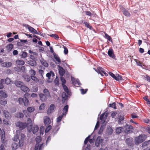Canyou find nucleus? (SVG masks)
Instances as JSON below:
<instances>
[{"instance_id":"obj_16","label":"nucleus","mask_w":150,"mask_h":150,"mask_svg":"<svg viewBox=\"0 0 150 150\" xmlns=\"http://www.w3.org/2000/svg\"><path fill=\"white\" fill-rule=\"evenodd\" d=\"M108 53L109 57H112V58L115 59V58L113 50L112 49H109Z\"/></svg>"},{"instance_id":"obj_52","label":"nucleus","mask_w":150,"mask_h":150,"mask_svg":"<svg viewBox=\"0 0 150 150\" xmlns=\"http://www.w3.org/2000/svg\"><path fill=\"white\" fill-rule=\"evenodd\" d=\"M45 129V132L46 133L48 132L50 129L52 127V126L50 125H48Z\"/></svg>"},{"instance_id":"obj_58","label":"nucleus","mask_w":150,"mask_h":150,"mask_svg":"<svg viewBox=\"0 0 150 150\" xmlns=\"http://www.w3.org/2000/svg\"><path fill=\"white\" fill-rule=\"evenodd\" d=\"M27 54V53L26 52H23L21 54V57H22L25 58L26 57Z\"/></svg>"},{"instance_id":"obj_20","label":"nucleus","mask_w":150,"mask_h":150,"mask_svg":"<svg viewBox=\"0 0 150 150\" xmlns=\"http://www.w3.org/2000/svg\"><path fill=\"white\" fill-rule=\"evenodd\" d=\"M126 142L127 144L130 146H131L133 144V142H132V138L126 139Z\"/></svg>"},{"instance_id":"obj_49","label":"nucleus","mask_w":150,"mask_h":150,"mask_svg":"<svg viewBox=\"0 0 150 150\" xmlns=\"http://www.w3.org/2000/svg\"><path fill=\"white\" fill-rule=\"evenodd\" d=\"M11 82V80L8 78H7L5 79V83L7 84H9Z\"/></svg>"},{"instance_id":"obj_19","label":"nucleus","mask_w":150,"mask_h":150,"mask_svg":"<svg viewBox=\"0 0 150 150\" xmlns=\"http://www.w3.org/2000/svg\"><path fill=\"white\" fill-rule=\"evenodd\" d=\"M4 115L6 119H9L11 117V115L10 113L7 111L5 110L3 112Z\"/></svg>"},{"instance_id":"obj_36","label":"nucleus","mask_w":150,"mask_h":150,"mask_svg":"<svg viewBox=\"0 0 150 150\" xmlns=\"http://www.w3.org/2000/svg\"><path fill=\"white\" fill-rule=\"evenodd\" d=\"M0 96L4 98H6L7 96V95L2 91H0Z\"/></svg>"},{"instance_id":"obj_21","label":"nucleus","mask_w":150,"mask_h":150,"mask_svg":"<svg viewBox=\"0 0 150 150\" xmlns=\"http://www.w3.org/2000/svg\"><path fill=\"white\" fill-rule=\"evenodd\" d=\"M68 108L69 106L68 105H67L64 107V108H63L62 110L63 112V113H64V115L65 116L66 115V114L67 113Z\"/></svg>"},{"instance_id":"obj_27","label":"nucleus","mask_w":150,"mask_h":150,"mask_svg":"<svg viewBox=\"0 0 150 150\" xmlns=\"http://www.w3.org/2000/svg\"><path fill=\"white\" fill-rule=\"evenodd\" d=\"M39 127L37 125H35L33 128L32 132L33 133L35 134L38 131Z\"/></svg>"},{"instance_id":"obj_38","label":"nucleus","mask_w":150,"mask_h":150,"mask_svg":"<svg viewBox=\"0 0 150 150\" xmlns=\"http://www.w3.org/2000/svg\"><path fill=\"white\" fill-rule=\"evenodd\" d=\"M122 79V76L118 74H116V78H115V79L117 81L121 80Z\"/></svg>"},{"instance_id":"obj_42","label":"nucleus","mask_w":150,"mask_h":150,"mask_svg":"<svg viewBox=\"0 0 150 150\" xmlns=\"http://www.w3.org/2000/svg\"><path fill=\"white\" fill-rule=\"evenodd\" d=\"M118 118L119 120L118 121V123H121V121L123 120L124 119V117L123 115H119L118 117Z\"/></svg>"},{"instance_id":"obj_17","label":"nucleus","mask_w":150,"mask_h":150,"mask_svg":"<svg viewBox=\"0 0 150 150\" xmlns=\"http://www.w3.org/2000/svg\"><path fill=\"white\" fill-rule=\"evenodd\" d=\"M59 71L60 75L62 76L65 73V71L64 69L59 65H58Z\"/></svg>"},{"instance_id":"obj_12","label":"nucleus","mask_w":150,"mask_h":150,"mask_svg":"<svg viewBox=\"0 0 150 150\" xmlns=\"http://www.w3.org/2000/svg\"><path fill=\"white\" fill-rule=\"evenodd\" d=\"M98 73L100 74L102 76L103 75L101 72L103 73L105 76L108 75V74L104 71V69L101 67H98Z\"/></svg>"},{"instance_id":"obj_14","label":"nucleus","mask_w":150,"mask_h":150,"mask_svg":"<svg viewBox=\"0 0 150 150\" xmlns=\"http://www.w3.org/2000/svg\"><path fill=\"white\" fill-rule=\"evenodd\" d=\"M55 108V105L54 104H51L50 105L47 111V113L50 114L52 112Z\"/></svg>"},{"instance_id":"obj_7","label":"nucleus","mask_w":150,"mask_h":150,"mask_svg":"<svg viewBox=\"0 0 150 150\" xmlns=\"http://www.w3.org/2000/svg\"><path fill=\"white\" fill-rule=\"evenodd\" d=\"M44 121L46 126L49 125L51 122L50 117L48 116H45L44 117Z\"/></svg>"},{"instance_id":"obj_28","label":"nucleus","mask_w":150,"mask_h":150,"mask_svg":"<svg viewBox=\"0 0 150 150\" xmlns=\"http://www.w3.org/2000/svg\"><path fill=\"white\" fill-rule=\"evenodd\" d=\"M13 48V45L12 44H10L7 45L6 47L7 50L8 52L11 51Z\"/></svg>"},{"instance_id":"obj_10","label":"nucleus","mask_w":150,"mask_h":150,"mask_svg":"<svg viewBox=\"0 0 150 150\" xmlns=\"http://www.w3.org/2000/svg\"><path fill=\"white\" fill-rule=\"evenodd\" d=\"M28 93H25L24 95V97L25 98V99L24 100L23 104L25 106H27L29 104V100L26 97L28 96Z\"/></svg>"},{"instance_id":"obj_24","label":"nucleus","mask_w":150,"mask_h":150,"mask_svg":"<svg viewBox=\"0 0 150 150\" xmlns=\"http://www.w3.org/2000/svg\"><path fill=\"white\" fill-rule=\"evenodd\" d=\"M43 92L44 93L45 95L47 97H50V93L48 89L46 88H45L43 91Z\"/></svg>"},{"instance_id":"obj_15","label":"nucleus","mask_w":150,"mask_h":150,"mask_svg":"<svg viewBox=\"0 0 150 150\" xmlns=\"http://www.w3.org/2000/svg\"><path fill=\"white\" fill-rule=\"evenodd\" d=\"M15 84L17 87H19L21 88L22 87V86L24 85V83L23 82L19 81H15Z\"/></svg>"},{"instance_id":"obj_8","label":"nucleus","mask_w":150,"mask_h":150,"mask_svg":"<svg viewBox=\"0 0 150 150\" xmlns=\"http://www.w3.org/2000/svg\"><path fill=\"white\" fill-rule=\"evenodd\" d=\"M121 11L122 12L123 14L127 16H130V13L129 11L126 10L125 8L123 7H121L120 8Z\"/></svg>"},{"instance_id":"obj_32","label":"nucleus","mask_w":150,"mask_h":150,"mask_svg":"<svg viewBox=\"0 0 150 150\" xmlns=\"http://www.w3.org/2000/svg\"><path fill=\"white\" fill-rule=\"evenodd\" d=\"M23 77L25 80L27 82L29 81L30 80V79H31V77H30L29 75H25L23 76Z\"/></svg>"},{"instance_id":"obj_57","label":"nucleus","mask_w":150,"mask_h":150,"mask_svg":"<svg viewBox=\"0 0 150 150\" xmlns=\"http://www.w3.org/2000/svg\"><path fill=\"white\" fill-rule=\"evenodd\" d=\"M90 137V136L89 135L87 138H86L84 141V144H86L88 143V141H89V139Z\"/></svg>"},{"instance_id":"obj_50","label":"nucleus","mask_w":150,"mask_h":150,"mask_svg":"<svg viewBox=\"0 0 150 150\" xmlns=\"http://www.w3.org/2000/svg\"><path fill=\"white\" fill-rule=\"evenodd\" d=\"M60 79L61 80L62 82V85H64L66 83V81L65 79L63 77H62V76L61 77Z\"/></svg>"},{"instance_id":"obj_51","label":"nucleus","mask_w":150,"mask_h":150,"mask_svg":"<svg viewBox=\"0 0 150 150\" xmlns=\"http://www.w3.org/2000/svg\"><path fill=\"white\" fill-rule=\"evenodd\" d=\"M7 103L6 101L5 100H2L0 101V104L2 105H5Z\"/></svg>"},{"instance_id":"obj_63","label":"nucleus","mask_w":150,"mask_h":150,"mask_svg":"<svg viewBox=\"0 0 150 150\" xmlns=\"http://www.w3.org/2000/svg\"><path fill=\"white\" fill-rule=\"evenodd\" d=\"M63 47H64V53L65 54H67L68 53V49L66 47H65L64 46Z\"/></svg>"},{"instance_id":"obj_2","label":"nucleus","mask_w":150,"mask_h":150,"mask_svg":"<svg viewBox=\"0 0 150 150\" xmlns=\"http://www.w3.org/2000/svg\"><path fill=\"white\" fill-rule=\"evenodd\" d=\"M146 138V136L145 135H141L137 137L135 139V144H139L142 142Z\"/></svg>"},{"instance_id":"obj_1","label":"nucleus","mask_w":150,"mask_h":150,"mask_svg":"<svg viewBox=\"0 0 150 150\" xmlns=\"http://www.w3.org/2000/svg\"><path fill=\"white\" fill-rule=\"evenodd\" d=\"M62 86L64 91L67 93V94L65 92H63L62 94V102L64 103L67 99L68 95L69 96L71 95V93L69 91L68 88L65 85H63Z\"/></svg>"},{"instance_id":"obj_59","label":"nucleus","mask_w":150,"mask_h":150,"mask_svg":"<svg viewBox=\"0 0 150 150\" xmlns=\"http://www.w3.org/2000/svg\"><path fill=\"white\" fill-rule=\"evenodd\" d=\"M36 141L37 143L39 144V143L41 141V138L40 137H37L36 138Z\"/></svg>"},{"instance_id":"obj_29","label":"nucleus","mask_w":150,"mask_h":150,"mask_svg":"<svg viewBox=\"0 0 150 150\" xmlns=\"http://www.w3.org/2000/svg\"><path fill=\"white\" fill-rule=\"evenodd\" d=\"M15 116L18 118H22L24 116L22 112H18L16 114Z\"/></svg>"},{"instance_id":"obj_26","label":"nucleus","mask_w":150,"mask_h":150,"mask_svg":"<svg viewBox=\"0 0 150 150\" xmlns=\"http://www.w3.org/2000/svg\"><path fill=\"white\" fill-rule=\"evenodd\" d=\"M11 147L13 150H16L18 147V144L15 142H13L12 144Z\"/></svg>"},{"instance_id":"obj_11","label":"nucleus","mask_w":150,"mask_h":150,"mask_svg":"<svg viewBox=\"0 0 150 150\" xmlns=\"http://www.w3.org/2000/svg\"><path fill=\"white\" fill-rule=\"evenodd\" d=\"M12 63L9 62H4L1 64V66L4 67H9L12 66Z\"/></svg>"},{"instance_id":"obj_6","label":"nucleus","mask_w":150,"mask_h":150,"mask_svg":"<svg viewBox=\"0 0 150 150\" xmlns=\"http://www.w3.org/2000/svg\"><path fill=\"white\" fill-rule=\"evenodd\" d=\"M71 80L73 84L75 86H79L81 84L79 80L78 79H76L74 78L71 77Z\"/></svg>"},{"instance_id":"obj_35","label":"nucleus","mask_w":150,"mask_h":150,"mask_svg":"<svg viewBox=\"0 0 150 150\" xmlns=\"http://www.w3.org/2000/svg\"><path fill=\"white\" fill-rule=\"evenodd\" d=\"M64 116V113H62L61 115L59 116L57 119V122H60Z\"/></svg>"},{"instance_id":"obj_33","label":"nucleus","mask_w":150,"mask_h":150,"mask_svg":"<svg viewBox=\"0 0 150 150\" xmlns=\"http://www.w3.org/2000/svg\"><path fill=\"white\" fill-rule=\"evenodd\" d=\"M16 64L18 65H24L25 62L23 60H18L16 61Z\"/></svg>"},{"instance_id":"obj_41","label":"nucleus","mask_w":150,"mask_h":150,"mask_svg":"<svg viewBox=\"0 0 150 150\" xmlns=\"http://www.w3.org/2000/svg\"><path fill=\"white\" fill-rule=\"evenodd\" d=\"M150 142V141H148V142H145L143 143L142 144V147L143 148H145L146 146L148 145L149 144V143Z\"/></svg>"},{"instance_id":"obj_45","label":"nucleus","mask_w":150,"mask_h":150,"mask_svg":"<svg viewBox=\"0 0 150 150\" xmlns=\"http://www.w3.org/2000/svg\"><path fill=\"white\" fill-rule=\"evenodd\" d=\"M35 110L34 108L33 107H28L27 108V110L29 112H33Z\"/></svg>"},{"instance_id":"obj_37","label":"nucleus","mask_w":150,"mask_h":150,"mask_svg":"<svg viewBox=\"0 0 150 150\" xmlns=\"http://www.w3.org/2000/svg\"><path fill=\"white\" fill-rule=\"evenodd\" d=\"M1 140L2 141H4L5 139V132L4 131H3L2 133L0 134Z\"/></svg>"},{"instance_id":"obj_40","label":"nucleus","mask_w":150,"mask_h":150,"mask_svg":"<svg viewBox=\"0 0 150 150\" xmlns=\"http://www.w3.org/2000/svg\"><path fill=\"white\" fill-rule=\"evenodd\" d=\"M123 129V128L121 127H117L116 130V133H120L122 132V130Z\"/></svg>"},{"instance_id":"obj_22","label":"nucleus","mask_w":150,"mask_h":150,"mask_svg":"<svg viewBox=\"0 0 150 150\" xmlns=\"http://www.w3.org/2000/svg\"><path fill=\"white\" fill-rule=\"evenodd\" d=\"M113 132V130L109 126L107 127V132L108 135H111L112 133Z\"/></svg>"},{"instance_id":"obj_60","label":"nucleus","mask_w":150,"mask_h":150,"mask_svg":"<svg viewBox=\"0 0 150 150\" xmlns=\"http://www.w3.org/2000/svg\"><path fill=\"white\" fill-rule=\"evenodd\" d=\"M84 24L85 26L87 27L88 28H89L90 29H91L92 28L91 26L87 22H85L84 23Z\"/></svg>"},{"instance_id":"obj_31","label":"nucleus","mask_w":150,"mask_h":150,"mask_svg":"<svg viewBox=\"0 0 150 150\" xmlns=\"http://www.w3.org/2000/svg\"><path fill=\"white\" fill-rule=\"evenodd\" d=\"M125 127L126 129V130H127V132H129L128 129H133V127L132 125H126Z\"/></svg>"},{"instance_id":"obj_46","label":"nucleus","mask_w":150,"mask_h":150,"mask_svg":"<svg viewBox=\"0 0 150 150\" xmlns=\"http://www.w3.org/2000/svg\"><path fill=\"white\" fill-rule=\"evenodd\" d=\"M50 37L54 38L56 39H57L59 38V37L58 35L56 34H52L51 35H49Z\"/></svg>"},{"instance_id":"obj_53","label":"nucleus","mask_w":150,"mask_h":150,"mask_svg":"<svg viewBox=\"0 0 150 150\" xmlns=\"http://www.w3.org/2000/svg\"><path fill=\"white\" fill-rule=\"evenodd\" d=\"M3 122L4 123L5 125H11L10 122L9 121H7L6 120H3Z\"/></svg>"},{"instance_id":"obj_56","label":"nucleus","mask_w":150,"mask_h":150,"mask_svg":"<svg viewBox=\"0 0 150 150\" xmlns=\"http://www.w3.org/2000/svg\"><path fill=\"white\" fill-rule=\"evenodd\" d=\"M134 60L138 65L141 67L142 66V63L140 61H139L137 59H134Z\"/></svg>"},{"instance_id":"obj_55","label":"nucleus","mask_w":150,"mask_h":150,"mask_svg":"<svg viewBox=\"0 0 150 150\" xmlns=\"http://www.w3.org/2000/svg\"><path fill=\"white\" fill-rule=\"evenodd\" d=\"M45 104L44 103H42L40 106L39 109L40 110L43 109L44 108H45Z\"/></svg>"},{"instance_id":"obj_43","label":"nucleus","mask_w":150,"mask_h":150,"mask_svg":"<svg viewBox=\"0 0 150 150\" xmlns=\"http://www.w3.org/2000/svg\"><path fill=\"white\" fill-rule=\"evenodd\" d=\"M38 72L41 75V79L43 80L44 79V77H43V75L44 74V71L40 69L39 70Z\"/></svg>"},{"instance_id":"obj_62","label":"nucleus","mask_w":150,"mask_h":150,"mask_svg":"<svg viewBox=\"0 0 150 150\" xmlns=\"http://www.w3.org/2000/svg\"><path fill=\"white\" fill-rule=\"evenodd\" d=\"M147 96H145L144 98V99L147 101V103L148 104H150V100L148 99Z\"/></svg>"},{"instance_id":"obj_64","label":"nucleus","mask_w":150,"mask_h":150,"mask_svg":"<svg viewBox=\"0 0 150 150\" xmlns=\"http://www.w3.org/2000/svg\"><path fill=\"white\" fill-rule=\"evenodd\" d=\"M144 77L148 81L150 82V76H149L147 75H146V76H144Z\"/></svg>"},{"instance_id":"obj_9","label":"nucleus","mask_w":150,"mask_h":150,"mask_svg":"<svg viewBox=\"0 0 150 150\" xmlns=\"http://www.w3.org/2000/svg\"><path fill=\"white\" fill-rule=\"evenodd\" d=\"M39 96L40 100L42 102H45L47 100V96L43 93H40Z\"/></svg>"},{"instance_id":"obj_13","label":"nucleus","mask_w":150,"mask_h":150,"mask_svg":"<svg viewBox=\"0 0 150 150\" xmlns=\"http://www.w3.org/2000/svg\"><path fill=\"white\" fill-rule=\"evenodd\" d=\"M107 117V115L105 114V113H103L101 114L100 117V119L103 122V123H105V120Z\"/></svg>"},{"instance_id":"obj_61","label":"nucleus","mask_w":150,"mask_h":150,"mask_svg":"<svg viewBox=\"0 0 150 150\" xmlns=\"http://www.w3.org/2000/svg\"><path fill=\"white\" fill-rule=\"evenodd\" d=\"M19 136L17 133L16 135H15L14 138V140L15 141H17L19 139Z\"/></svg>"},{"instance_id":"obj_30","label":"nucleus","mask_w":150,"mask_h":150,"mask_svg":"<svg viewBox=\"0 0 150 150\" xmlns=\"http://www.w3.org/2000/svg\"><path fill=\"white\" fill-rule=\"evenodd\" d=\"M103 139L100 136H98L96 139V142H100V143L101 145L103 144Z\"/></svg>"},{"instance_id":"obj_4","label":"nucleus","mask_w":150,"mask_h":150,"mask_svg":"<svg viewBox=\"0 0 150 150\" xmlns=\"http://www.w3.org/2000/svg\"><path fill=\"white\" fill-rule=\"evenodd\" d=\"M54 76V73L52 71H50L49 72L47 73L46 75V77L48 78V79L47 80V82H51L53 78H52L51 79V77H52L53 78Z\"/></svg>"},{"instance_id":"obj_47","label":"nucleus","mask_w":150,"mask_h":150,"mask_svg":"<svg viewBox=\"0 0 150 150\" xmlns=\"http://www.w3.org/2000/svg\"><path fill=\"white\" fill-rule=\"evenodd\" d=\"M105 38L108 39L110 41H112V39L110 36H109L107 33H105Z\"/></svg>"},{"instance_id":"obj_5","label":"nucleus","mask_w":150,"mask_h":150,"mask_svg":"<svg viewBox=\"0 0 150 150\" xmlns=\"http://www.w3.org/2000/svg\"><path fill=\"white\" fill-rule=\"evenodd\" d=\"M31 78L35 83L39 82L40 84H43V79H39L38 78L35 76H31Z\"/></svg>"},{"instance_id":"obj_39","label":"nucleus","mask_w":150,"mask_h":150,"mask_svg":"<svg viewBox=\"0 0 150 150\" xmlns=\"http://www.w3.org/2000/svg\"><path fill=\"white\" fill-rule=\"evenodd\" d=\"M29 73L31 75L30 77L32 76H35L36 74L35 71L32 69H31L30 70Z\"/></svg>"},{"instance_id":"obj_44","label":"nucleus","mask_w":150,"mask_h":150,"mask_svg":"<svg viewBox=\"0 0 150 150\" xmlns=\"http://www.w3.org/2000/svg\"><path fill=\"white\" fill-rule=\"evenodd\" d=\"M24 99L21 98H19L18 99V103L20 105H23V103Z\"/></svg>"},{"instance_id":"obj_18","label":"nucleus","mask_w":150,"mask_h":150,"mask_svg":"<svg viewBox=\"0 0 150 150\" xmlns=\"http://www.w3.org/2000/svg\"><path fill=\"white\" fill-rule=\"evenodd\" d=\"M54 57L55 59V60L54 61V62L58 64H60L61 60L59 57L58 55H54Z\"/></svg>"},{"instance_id":"obj_3","label":"nucleus","mask_w":150,"mask_h":150,"mask_svg":"<svg viewBox=\"0 0 150 150\" xmlns=\"http://www.w3.org/2000/svg\"><path fill=\"white\" fill-rule=\"evenodd\" d=\"M16 125L17 127H19L20 129H22L27 127L28 123L26 122L23 123L19 121L16 122Z\"/></svg>"},{"instance_id":"obj_54","label":"nucleus","mask_w":150,"mask_h":150,"mask_svg":"<svg viewBox=\"0 0 150 150\" xmlns=\"http://www.w3.org/2000/svg\"><path fill=\"white\" fill-rule=\"evenodd\" d=\"M25 137V135L21 133L19 136V138H20V139H23L24 140Z\"/></svg>"},{"instance_id":"obj_25","label":"nucleus","mask_w":150,"mask_h":150,"mask_svg":"<svg viewBox=\"0 0 150 150\" xmlns=\"http://www.w3.org/2000/svg\"><path fill=\"white\" fill-rule=\"evenodd\" d=\"M40 61L42 64L45 67H47L48 66V64L47 63L45 60L41 59Z\"/></svg>"},{"instance_id":"obj_23","label":"nucleus","mask_w":150,"mask_h":150,"mask_svg":"<svg viewBox=\"0 0 150 150\" xmlns=\"http://www.w3.org/2000/svg\"><path fill=\"white\" fill-rule=\"evenodd\" d=\"M21 90L24 92L28 93L30 91V89L28 87L25 86V85L22 86L21 88Z\"/></svg>"},{"instance_id":"obj_48","label":"nucleus","mask_w":150,"mask_h":150,"mask_svg":"<svg viewBox=\"0 0 150 150\" xmlns=\"http://www.w3.org/2000/svg\"><path fill=\"white\" fill-rule=\"evenodd\" d=\"M24 141L23 139H19V144L20 147H22L23 146L24 144Z\"/></svg>"},{"instance_id":"obj_34","label":"nucleus","mask_w":150,"mask_h":150,"mask_svg":"<svg viewBox=\"0 0 150 150\" xmlns=\"http://www.w3.org/2000/svg\"><path fill=\"white\" fill-rule=\"evenodd\" d=\"M29 64L32 66H35L36 65V63L35 60H30L29 62Z\"/></svg>"}]
</instances>
